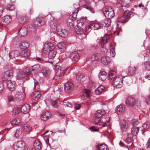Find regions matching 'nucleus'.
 <instances>
[{"label": "nucleus", "mask_w": 150, "mask_h": 150, "mask_svg": "<svg viewBox=\"0 0 150 150\" xmlns=\"http://www.w3.org/2000/svg\"><path fill=\"white\" fill-rule=\"evenodd\" d=\"M117 75H116V73L115 71L112 70H110V71L109 78L110 80L113 81L117 77Z\"/></svg>", "instance_id": "29"}, {"label": "nucleus", "mask_w": 150, "mask_h": 150, "mask_svg": "<svg viewBox=\"0 0 150 150\" xmlns=\"http://www.w3.org/2000/svg\"><path fill=\"white\" fill-rule=\"evenodd\" d=\"M100 23L101 27H107L110 24V20L107 18L101 20L100 21Z\"/></svg>", "instance_id": "12"}, {"label": "nucleus", "mask_w": 150, "mask_h": 150, "mask_svg": "<svg viewBox=\"0 0 150 150\" xmlns=\"http://www.w3.org/2000/svg\"><path fill=\"white\" fill-rule=\"evenodd\" d=\"M128 128V125L125 120H122L121 123V129L125 131Z\"/></svg>", "instance_id": "33"}, {"label": "nucleus", "mask_w": 150, "mask_h": 150, "mask_svg": "<svg viewBox=\"0 0 150 150\" xmlns=\"http://www.w3.org/2000/svg\"><path fill=\"white\" fill-rule=\"evenodd\" d=\"M105 88L104 87L103 85L99 86L96 90L95 93L97 95H100L104 91Z\"/></svg>", "instance_id": "36"}, {"label": "nucleus", "mask_w": 150, "mask_h": 150, "mask_svg": "<svg viewBox=\"0 0 150 150\" xmlns=\"http://www.w3.org/2000/svg\"><path fill=\"white\" fill-rule=\"evenodd\" d=\"M55 45L52 42H46L43 47V50L45 51L49 52L48 57L50 59L54 58L57 53V52L55 49Z\"/></svg>", "instance_id": "1"}, {"label": "nucleus", "mask_w": 150, "mask_h": 150, "mask_svg": "<svg viewBox=\"0 0 150 150\" xmlns=\"http://www.w3.org/2000/svg\"><path fill=\"white\" fill-rule=\"evenodd\" d=\"M99 79L101 81H104L107 77V74L105 71H100L98 74Z\"/></svg>", "instance_id": "23"}, {"label": "nucleus", "mask_w": 150, "mask_h": 150, "mask_svg": "<svg viewBox=\"0 0 150 150\" xmlns=\"http://www.w3.org/2000/svg\"><path fill=\"white\" fill-rule=\"evenodd\" d=\"M90 92V91L88 90H84L83 94L81 96V99L83 100H84L88 97L89 95Z\"/></svg>", "instance_id": "30"}, {"label": "nucleus", "mask_w": 150, "mask_h": 150, "mask_svg": "<svg viewBox=\"0 0 150 150\" xmlns=\"http://www.w3.org/2000/svg\"><path fill=\"white\" fill-rule=\"evenodd\" d=\"M20 119L19 118H16L13 119L11 123V125L12 126L17 125L20 122Z\"/></svg>", "instance_id": "44"}, {"label": "nucleus", "mask_w": 150, "mask_h": 150, "mask_svg": "<svg viewBox=\"0 0 150 150\" xmlns=\"http://www.w3.org/2000/svg\"><path fill=\"white\" fill-rule=\"evenodd\" d=\"M18 33L21 37L25 36L27 33V28L25 27L21 28L18 30Z\"/></svg>", "instance_id": "28"}, {"label": "nucleus", "mask_w": 150, "mask_h": 150, "mask_svg": "<svg viewBox=\"0 0 150 150\" xmlns=\"http://www.w3.org/2000/svg\"><path fill=\"white\" fill-rule=\"evenodd\" d=\"M30 69L31 71L38 72L40 70V66L38 64H36L30 67Z\"/></svg>", "instance_id": "37"}, {"label": "nucleus", "mask_w": 150, "mask_h": 150, "mask_svg": "<svg viewBox=\"0 0 150 150\" xmlns=\"http://www.w3.org/2000/svg\"><path fill=\"white\" fill-rule=\"evenodd\" d=\"M110 54L111 56L113 57L115 55V47H113L111 48L110 51Z\"/></svg>", "instance_id": "55"}, {"label": "nucleus", "mask_w": 150, "mask_h": 150, "mask_svg": "<svg viewBox=\"0 0 150 150\" xmlns=\"http://www.w3.org/2000/svg\"><path fill=\"white\" fill-rule=\"evenodd\" d=\"M16 83V82L14 81L8 80L7 82V84L8 89L11 91L14 90L15 88Z\"/></svg>", "instance_id": "17"}, {"label": "nucleus", "mask_w": 150, "mask_h": 150, "mask_svg": "<svg viewBox=\"0 0 150 150\" xmlns=\"http://www.w3.org/2000/svg\"><path fill=\"white\" fill-rule=\"evenodd\" d=\"M109 118H95L94 121L95 125L100 127H105L109 125Z\"/></svg>", "instance_id": "2"}, {"label": "nucleus", "mask_w": 150, "mask_h": 150, "mask_svg": "<svg viewBox=\"0 0 150 150\" xmlns=\"http://www.w3.org/2000/svg\"><path fill=\"white\" fill-rule=\"evenodd\" d=\"M75 31L77 34H81L83 33L82 28L79 26H78L75 28Z\"/></svg>", "instance_id": "47"}, {"label": "nucleus", "mask_w": 150, "mask_h": 150, "mask_svg": "<svg viewBox=\"0 0 150 150\" xmlns=\"http://www.w3.org/2000/svg\"><path fill=\"white\" fill-rule=\"evenodd\" d=\"M103 10L105 16L109 19L112 18L114 16V11L111 7H106L103 9Z\"/></svg>", "instance_id": "5"}, {"label": "nucleus", "mask_w": 150, "mask_h": 150, "mask_svg": "<svg viewBox=\"0 0 150 150\" xmlns=\"http://www.w3.org/2000/svg\"><path fill=\"white\" fill-rule=\"evenodd\" d=\"M125 106L122 105H119L116 107V112L118 114H120V113L123 112L125 110Z\"/></svg>", "instance_id": "34"}, {"label": "nucleus", "mask_w": 150, "mask_h": 150, "mask_svg": "<svg viewBox=\"0 0 150 150\" xmlns=\"http://www.w3.org/2000/svg\"><path fill=\"white\" fill-rule=\"evenodd\" d=\"M41 94L38 91H36L33 93L31 94V98L35 100H38L40 97Z\"/></svg>", "instance_id": "22"}, {"label": "nucleus", "mask_w": 150, "mask_h": 150, "mask_svg": "<svg viewBox=\"0 0 150 150\" xmlns=\"http://www.w3.org/2000/svg\"><path fill=\"white\" fill-rule=\"evenodd\" d=\"M70 57L74 62L78 61L79 56L78 53L76 51L72 52L70 55Z\"/></svg>", "instance_id": "10"}, {"label": "nucleus", "mask_w": 150, "mask_h": 150, "mask_svg": "<svg viewBox=\"0 0 150 150\" xmlns=\"http://www.w3.org/2000/svg\"><path fill=\"white\" fill-rule=\"evenodd\" d=\"M143 128L144 129H148L150 127V123L148 122H146L142 125Z\"/></svg>", "instance_id": "54"}, {"label": "nucleus", "mask_w": 150, "mask_h": 150, "mask_svg": "<svg viewBox=\"0 0 150 150\" xmlns=\"http://www.w3.org/2000/svg\"><path fill=\"white\" fill-rule=\"evenodd\" d=\"M21 113L25 114L29 112L30 109V105L29 104H25L21 105Z\"/></svg>", "instance_id": "15"}, {"label": "nucleus", "mask_w": 150, "mask_h": 150, "mask_svg": "<svg viewBox=\"0 0 150 150\" xmlns=\"http://www.w3.org/2000/svg\"><path fill=\"white\" fill-rule=\"evenodd\" d=\"M96 117L95 118H106V113L104 110H98L96 113Z\"/></svg>", "instance_id": "13"}, {"label": "nucleus", "mask_w": 150, "mask_h": 150, "mask_svg": "<svg viewBox=\"0 0 150 150\" xmlns=\"http://www.w3.org/2000/svg\"><path fill=\"white\" fill-rule=\"evenodd\" d=\"M145 68L147 70H150V63L149 62H146L142 64Z\"/></svg>", "instance_id": "49"}, {"label": "nucleus", "mask_w": 150, "mask_h": 150, "mask_svg": "<svg viewBox=\"0 0 150 150\" xmlns=\"http://www.w3.org/2000/svg\"><path fill=\"white\" fill-rule=\"evenodd\" d=\"M125 103L127 105L132 107L135 104V100L133 98L129 97H128L126 100Z\"/></svg>", "instance_id": "16"}, {"label": "nucleus", "mask_w": 150, "mask_h": 150, "mask_svg": "<svg viewBox=\"0 0 150 150\" xmlns=\"http://www.w3.org/2000/svg\"><path fill=\"white\" fill-rule=\"evenodd\" d=\"M58 47L62 50H63L65 49V45L63 42H60L57 44Z\"/></svg>", "instance_id": "48"}, {"label": "nucleus", "mask_w": 150, "mask_h": 150, "mask_svg": "<svg viewBox=\"0 0 150 150\" xmlns=\"http://www.w3.org/2000/svg\"><path fill=\"white\" fill-rule=\"evenodd\" d=\"M13 72L12 70L7 71L4 74L2 78L4 79V80L10 79L13 78Z\"/></svg>", "instance_id": "8"}, {"label": "nucleus", "mask_w": 150, "mask_h": 150, "mask_svg": "<svg viewBox=\"0 0 150 150\" xmlns=\"http://www.w3.org/2000/svg\"><path fill=\"white\" fill-rule=\"evenodd\" d=\"M62 104L65 107H71L72 106V105L66 100H64Z\"/></svg>", "instance_id": "52"}, {"label": "nucleus", "mask_w": 150, "mask_h": 150, "mask_svg": "<svg viewBox=\"0 0 150 150\" xmlns=\"http://www.w3.org/2000/svg\"><path fill=\"white\" fill-rule=\"evenodd\" d=\"M131 122L133 126H135L139 124L138 121L136 119H133L132 121Z\"/></svg>", "instance_id": "57"}, {"label": "nucleus", "mask_w": 150, "mask_h": 150, "mask_svg": "<svg viewBox=\"0 0 150 150\" xmlns=\"http://www.w3.org/2000/svg\"><path fill=\"white\" fill-rule=\"evenodd\" d=\"M15 99L17 100H22L25 96V94L22 92L17 91L14 94Z\"/></svg>", "instance_id": "19"}, {"label": "nucleus", "mask_w": 150, "mask_h": 150, "mask_svg": "<svg viewBox=\"0 0 150 150\" xmlns=\"http://www.w3.org/2000/svg\"><path fill=\"white\" fill-rule=\"evenodd\" d=\"M20 55V53L18 50H14L11 51L9 54L10 58L13 59L17 57Z\"/></svg>", "instance_id": "25"}, {"label": "nucleus", "mask_w": 150, "mask_h": 150, "mask_svg": "<svg viewBox=\"0 0 150 150\" xmlns=\"http://www.w3.org/2000/svg\"><path fill=\"white\" fill-rule=\"evenodd\" d=\"M102 57L101 54L99 53H95L92 55L91 57V60L93 63H96L100 60Z\"/></svg>", "instance_id": "9"}, {"label": "nucleus", "mask_w": 150, "mask_h": 150, "mask_svg": "<svg viewBox=\"0 0 150 150\" xmlns=\"http://www.w3.org/2000/svg\"><path fill=\"white\" fill-rule=\"evenodd\" d=\"M24 76V74L23 72L21 71L18 70L17 72L16 78L17 79L20 80L23 78Z\"/></svg>", "instance_id": "43"}, {"label": "nucleus", "mask_w": 150, "mask_h": 150, "mask_svg": "<svg viewBox=\"0 0 150 150\" xmlns=\"http://www.w3.org/2000/svg\"><path fill=\"white\" fill-rule=\"evenodd\" d=\"M79 11V9L77 8L76 9L75 11L73 12L72 14V16L71 18H72L75 20L77 17V14Z\"/></svg>", "instance_id": "50"}, {"label": "nucleus", "mask_w": 150, "mask_h": 150, "mask_svg": "<svg viewBox=\"0 0 150 150\" xmlns=\"http://www.w3.org/2000/svg\"><path fill=\"white\" fill-rule=\"evenodd\" d=\"M22 129L27 133H29L32 130V128L27 124L24 125L22 127Z\"/></svg>", "instance_id": "42"}, {"label": "nucleus", "mask_w": 150, "mask_h": 150, "mask_svg": "<svg viewBox=\"0 0 150 150\" xmlns=\"http://www.w3.org/2000/svg\"><path fill=\"white\" fill-rule=\"evenodd\" d=\"M109 39V35H106L103 37L101 38L99 40H98L100 41V42L103 44L100 48V50L102 52H106L107 51V49L105 48L104 45V44L106 43L107 41Z\"/></svg>", "instance_id": "6"}, {"label": "nucleus", "mask_w": 150, "mask_h": 150, "mask_svg": "<svg viewBox=\"0 0 150 150\" xmlns=\"http://www.w3.org/2000/svg\"><path fill=\"white\" fill-rule=\"evenodd\" d=\"M145 101L147 103H150V96H149L145 99Z\"/></svg>", "instance_id": "64"}, {"label": "nucleus", "mask_w": 150, "mask_h": 150, "mask_svg": "<svg viewBox=\"0 0 150 150\" xmlns=\"http://www.w3.org/2000/svg\"><path fill=\"white\" fill-rule=\"evenodd\" d=\"M28 30L29 31L32 32L35 30V28L33 27L32 25H30L28 26Z\"/></svg>", "instance_id": "62"}, {"label": "nucleus", "mask_w": 150, "mask_h": 150, "mask_svg": "<svg viewBox=\"0 0 150 150\" xmlns=\"http://www.w3.org/2000/svg\"><path fill=\"white\" fill-rule=\"evenodd\" d=\"M15 8V6L13 5L8 4L7 5L6 9L9 11H12Z\"/></svg>", "instance_id": "53"}, {"label": "nucleus", "mask_w": 150, "mask_h": 150, "mask_svg": "<svg viewBox=\"0 0 150 150\" xmlns=\"http://www.w3.org/2000/svg\"><path fill=\"white\" fill-rule=\"evenodd\" d=\"M45 23V21L42 17H38L36 20L34 22V24L35 26H40L44 25Z\"/></svg>", "instance_id": "14"}, {"label": "nucleus", "mask_w": 150, "mask_h": 150, "mask_svg": "<svg viewBox=\"0 0 150 150\" xmlns=\"http://www.w3.org/2000/svg\"><path fill=\"white\" fill-rule=\"evenodd\" d=\"M132 140V137L130 134H128L127 135V138L126 139L127 141L128 142H130Z\"/></svg>", "instance_id": "59"}, {"label": "nucleus", "mask_w": 150, "mask_h": 150, "mask_svg": "<svg viewBox=\"0 0 150 150\" xmlns=\"http://www.w3.org/2000/svg\"><path fill=\"white\" fill-rule=\"evenodd\" d=\"M73 85L72 83L67 82L64 85V89L66 92L69 93L72 90Z\"/></svg>", "instance_id": "21"}, {"label": "nucleus", "mask_w": 150, "mask_h": 150, "mask_svg": "<svg viewBox=\"0 0 150 150\" xmlns=\"http://www.w3.org/2000/svg\"><path fill=\"white\" fill-rule=\"evenodd\" d=\"M145 146L147 148H149L150 150V138L149 139L147 143L146 144Z\"/></svg>", "instance_id": "63"}, {"label": "nucleus", "mask_w": 150, "mask_h": 150, "mask_svg": "<svg viewBox=\"0 0 150 150\" xmlns=\"http://www.w3.org/2000/svg\"><path fill=\"white\" fill-rule=\"evenodd\" d=\"M76 79L79 81L83 82L86 80L85 76L83 74L79 73L76 75Z\"/></svg>", "instance_id": "35"}, {"label": "nucleus", "mask_w": 150, "mask_h": 150, "mask_svg": "<svg viewBox=\"0 0 150 150\" xmlns=\"http://www.w3.org/2000/svg\"><path fill=\"white\" fill-rule=\"evenodd\" d=\"M43 75L46 77H49L51 75V71L50 69L46 67H43L41 71Z\"/></svg>", "instance_id": "18"}, {"label": "nucleus", "mask_w": 150, "mask_h": 150, "mask_svg": "<svg viewBox=\"0 0 150 150\" xmlns=\"http://www.w3.org/2000/svg\"><path fill=\"white\" fill-rule=\"evenodd\" d=\"M99 150H108V148L107 146L105 144H101L98 147Z\"/></svg>", "instance_id": "46"}, {"label": "nucleus", "mask_w": 150, "mask_h": 150, "mask_svg": "<svg viewBox=\"0 0 150 150\" xmlns=\"http://www.w3.org/2000/svg\"><path fill=\"white\" fill-rule=\"evenodd\" d=\"M24 133L22 129L19 128L17 129L15 133V137L18 139H21L23 138Z\"/></svg>", "instance_id": "20"}, {"label": "nucleus", "mask_w": 150, "mask_h": 150, "mask_svg": "<svg viewBox=\"0 0 150 150\" xmlns=\"http://www.w3.org/2000/svg\"><path fill=\"white\" fill-rule=\"evenodd\" d=\"M87 21V18L86 17H82L80 18V21L82 24H85Z\"/></svg>", "instance_id": "56"}, {"label": "nucleus", "mask_w": 150, "mask_h": 150, "mask_svg": "<svg viewBox=\"0 0 150 150\" xmlns=\"http://www.w3.org/2000/svg\"><path fill=\"white\" fill-rule=\"evenodd\" d=\"M2 20L3 22L7 23H10L12 20L11 16L9 15H7L2 17Z\"/></svg>", "instance_id": "39"}, {"label": "nucleus", "mask_w": 150, "mask_h": 150, "mask_svg": "<svg viewBox=\"0 0 150 150\" xmlns=\"http://www.w3.org/2000/svg\"><path fill=\"white\" fill-rule=\"evenodd\" d=\"M102 63L105 65H107L110 61V59L108 57L104 56L102 57L100 60Z\"/></svg>", "instance_id": "24"}, {"label": "nucleus", "mask_w": 150, "mask_h": 150, "mask_svg": "<svg viewBox=\"0 0 150 150\" xmlns=\"http://www.w3.org/2000/svg\"><path fill=\"white\" fill-rule=\"evenodd\" d=\"M39 86L38 83L36 81H34V86L33 88L34 89L38 90L39 89Z\"/></svg>", "instance_id": "60"}, {"label": "nucleus", "mask_w": 150, "mask_h": 150, "mask_svg": "<svg viewBox=\"0 0 150 150\" xmlns=\"http://www.w3.org/2000/svg\"><path fill=\"white\" fill-rule=\"evenodd\" d=\"M136 69L134 66H130L129 67L127 74L129 75H131L134 74L136 71Z\"/></svg>", "instance_id": "31"}, {"label": "nucleus", "mask_w": 150, "mask_h": 150, "mask_svg": "<svg viewBox=\"0 0 150 150\" xmlns=\"http://www.w3.org/2000/svg\"><path fill=\"white\" fill-rule=\"evenodd\" d=\"M133 16V13L132 12L129 10H126L123 14L121 18V20L119 21L118 22L123 23H126L128 21L129 18Z\"/></svg>", "instance_id": "3"}, {"label": "nucleus", "mask_w": 150, "mask_h": 150, "mask_svg": "<svg viewBox=\"0 0 150 150\" xmlns=\"http://www.w3.org/2000/svg\"><path fill=\"white\" fill-rule=\"evenodd\" d=\"M21 108L18 107H16L14 108L13 110V112L15 115H18L20 112Z\"/></svg>", "instance_id": "51"}, {"label": "nucleus", "mask_w": 150, "mask_h": 150, "mask_svg": "<svg viewBox=\"0 0 150 150\" xmlns=\"http://www.w3.org/2000/svg\"><path fill=\"white\" fill-rule=\"evenodd\" d=\"M7 100L9 102L13 101L14 100V98L11 95H9L7 96Z\"/></svg>", "instance_id": "58"}, {"label": "nucleus", "mask_w": 150, "mask_h": 150, "mask_svg": "<svg viewBox=\"0 0 150 150\" xmlns=\"http://www.w3.org/2000/svg\"><path fill=\"white\" fill-rule=\"evenodd\" d=\"M123 79L122 76L121 75H117V77L112 81L113 86L116 88H119L122 86Z\"/></svg>", "instance_id": "4"}, {"label": "nucleus", "mask_w": 150, "mask_h": 150, "mask_svg": "<svg viewBox=\"0 0 150 150\" xmlns=\"http://www.w3.org/2000/svg\"><path fill=\"white\" fill-rule=\"evenodd\" d=\"M19 46L21 49H25L29 47V44L28 42L24 41L20 43Z\"/></svg>", "instance_id": "41"}, {"label": "nucleus", "mask_w": 150, "mask_h": 150, "mask_svg": "<svg viewBox=\"0 0 150 150\" xmlns=\"http://www.w3.org/2000/svg\"><path fill=\"white\" fill-rule=\"evenodd\" d=\"M57 33L59 35L63 38H66L68 34L67 31L65 29H62L58 31Z\"/></svg>", "instance_id": "26"}, {"label": "nucleus", "mask_w": 150, "mask_h": 150, "mask_svg": "<svg viewBox=\"0 0 150 150\" xmlns=\"http://www.w3.org/2000/svg\"><path fill=\"white\" fill-rule=\"evenodd\" d=\"M51 117V113L48 111L43 112L41 115V119L44 121H46Z\"/></svg>", "instance_id": "11"}, {"label": "nucleus", "mask_w": 150, "mask_h": 150, "mask_svg": "<svg viewBox=\"0 0 150 150\" xmlns=\"http://www.w3.org/2000/svg\"><path fill=\"white\" fill-rule=\"evenodd\" d=\"M139 131V128L136 126H133L131 129V133L132 135L136 136Z\"/></svg>", "instance_id": "32"}, {"label": "nucleus", "mask_w": 150, "mask_h": 150, "mask_svg": "<svg viewBox=\"0 0 150 150\" xmlns=\"http://www.w3.org/2000/svg\"><path fill=\"white\" fill-rule=\"evenodd\" d=\"M30 54V51L28 50L22 51L20 54V55L21 57L25 58L28 57Z\"/></svg>", "instance_id": "27"}, {"label": "nucleus", "mask_w": 150, "mask_h": 150, "mask_svg": "<svg viewBox=\"0 0 150 150\" xmlns=\"http://www.w3.org/2000/svg\"><path fill=\"white\" fill-rule=\"evenodd\" d=\"M33 146L35 149L37 150H40L41 149V145L39 141L36 140L33 144Z\"/></svg>", "instance_id": "40"}, {"label": "nucleus", "mask_w": 150, "mask_h": 150, "mask_svg": "<svg viewBox=\"0 0 150 150\" xmlns=\"http://www.w3.org/2000/svg\"><path fill=\"white\" fill-rule=\"evenodd\" d=\"M91 26L94 30H97L101 28L100 24L97 23H94L91 24Z\"/></svg>", "instance_id": "45"}, {"label": "nucleus", "mask_w": 150, "mask_h": 150, "mask_svg": "<svg viewBox=\"0 0 150 150\" xmlns=\"http://www.w3.org/2000/svg\"><path fill=\"white\" fill-rule=\"evenodd\" d=\"M75 20L71 18H69L67 21V24L68 26L71 28L73 27L74 26V21Z\"/></svg>", "instance_id": "38"}, {"label": "nucleus", "mask_w": 150, "mask_h": 150, "mask_svg": "<svg viewBox=\"0 0 150 150\" xmlns=\"http://www.w3.org/2000/svg\"><path fill=\"white\" fill-rule=\"evenodd\" d=\"M25 144L22 141H18L14 144L13 147L15 150H24L25 149Z\"/></svg>", "instance_id": "7"}, {"label": "nucleus", "mask_w": 150, "mask_h": 150, "mask_svg": "<svg viewBox=\"0 0 150 150\" xmlns=\"http://www.w3.org/2000/svg\"><path fill=\"white\" fill-rule=\"evenodd\" d=\"M52 105L54 108H57L58 106L57 103V101L56 100H54L52 101L51 102Z\"/></svg>", "instance_id": "61"}]
</instances>
